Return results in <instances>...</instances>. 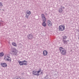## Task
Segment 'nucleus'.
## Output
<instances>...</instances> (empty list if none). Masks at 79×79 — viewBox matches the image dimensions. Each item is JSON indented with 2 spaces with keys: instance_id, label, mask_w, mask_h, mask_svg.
<instances>
[{
  "instance_id": "obj_1",
  "label": "nucleus",
  "mask_w": 79,
  "mask_h": 79,
  "mask_svg": "<svg viewBox=\"0 0 79 79\" xmlns=\"http://www.w3.org/2000/svg\"><path fill=\"white\" fill-rule=\"evenodd\" d=\"M59 50L62 55H66V51L64 48L60 47L59 48Z\"/></svg>"
},
{
  "instance_id": "obj_2",
  "label": "nucleus",
  "mask_w": 79,
  "mask_h": 79,
  "mask_svg": "<svg viewBox=\"0 0 79 79\" xmlns=\"http://www.w3.org/2000/svg\"><path fill=\"white\" fill-rule=\"evenodd\" d=\"M10 51L12 52V55L16 56L18 55V51L15 48H12L10 50Z\"/></svg>"
},
{
  "instance_id": "obj_3",
  "label": "nucleus",
  "mask_w": 79,
  "mask_h": 79,
  "mask_svg": "<svg viewBox=\"0 0 79 79\" xmlns=\"http://www.w3.org/2000/svg\"><path fill=\"white\" fill-rule=\"evenodd\" d=\"M4 59L6 61H10L11 62V59L9 56V55H6L4 57Z\"/></svg>"
},
{
  "instance_id": "obj_4",
  "label": "nucleus",
  "mask_w": 79,
  "mask_h": 79,
  "mask_svg": "<svg viewBox=\"0 0 79 79\" xmlns=\"http://www.w3.org/2000/svg\"><path fill=\"white\" fill-rule=\"evenodd\" d=\"M65 28V27L63 25H60L59 26V29L60 31H63L64 30Z\"/></svg>"
},
{
  "instance_id": "obj_5",
  "label": "nucleus",
  "mask_w": 79,
  "mask_h": 79,
  "mask_svg": "<svg viewBox=\"0 0 79 79\" xmlns=\"http://www.w3.org/2000/svg\"><path fill=\"white\" fill-rule=\"evenodd\" d=\"M27 37L28 39H30V40H31V39H32L34 38V36H33V35H32V34L28 35Z\"/></svg>"
},
{
  "instance_id": "obj_6",
  "label": "nucleus",
  "mask_w": 79,
  "mask_h": 79,
  "mask_svg": "<svg viewBox=\"0 0 79 79\" xmlns=\"http://www.w3.org/2000/svg\"><path fill=\"white\" fill-rule=\"evenodd\" d=\"M32 74L33 76H39V74L37 73V71L34 70L33 71Z\"/></svg>"
},
{
  "instance_id": "obj_7",
  "label": "nucleus",
  "mask_w": 79,
  "mask_h": 79,
  "mask_svg": "<svg viewBox=\"0 0 79 79\" xmlns=\"http://www.w3.org/2000/svg\"><path fill=\"white\" fill-rule=\"evenodd\" d=\"M24 61H26V60H24L23 61H18V63L19 64H20V65H22L23 64V63H24Z\"/></svg>"
},
{
  "instance_id": "obj_8",
  "label": "nucleus",
  "mask_w": 79,
  "mask_h": 79,
  "mask_svg": "<svg viewBox=\"0 0 79 79\" xmlns=\"http://www.w3.org/2000/svg\"><path fill=\"white\" fill-rule=\"evenodd\" d=\"M48 53V52H47V51L46 50H44L43 51V54L44 56H46L47 55Z\"/></svg>"
},
{
  "instance_id": "obj_9",
  "label": "nucleus",
  "mask_w": 79,
  "mask_h": 79,
  "mask_svg": "<svg viewBox=\"0 0 79 79\" xmlns=\"http://www.w3.org/2000/svg\"><path fill=\"white\" fill-rule=\"evenodd\" d=\"M31 11L29 10H27L26 12V15H28V16H29L30 15H31Z\"/></svg>"
},
{
  "instance_id": "obj_10",
  "label": "nucleus",
  "mask_w": 79,
  "mask_h": 79,
  "mask_svg": "<svg viewBox=\"0 0 79 79\" xmlns=\"http://www.w3.org/2000/svg\"><path fill=\"white\" fill-rule=\"evenodd\" d=\"M1 65L3 67H6L7 66V64L5 63H1Z\"/></svg>"
},
{
  "instance_id": "obj_11",
  "label": "nucleus",
  "mask_w": 79,
  "mask_h": 79,
  "mask_svg": "<svg viewBox=\"0 0 79 79\" xmlns=\"http://www.w3.org/2000/svg\"><path fill=\"white\" fill-rule=\"evenodd\" d=\"M48 24L49 26H52V23L50 20H48Z\"/></svg>"
},
{
  "instance_id": "obj_12",
  "label": "nucleus",
  "mask_w": 79,
  "mask_h": 79,
  "mask_svg": "<svg viewBox=\"0 0 79 79\" xmlns=\"http://www.w3.org/2000/svg\"><path fill=\"white\" fill-rule=\"evenodd\" d=\"M45 22H43L42 23L43 26H44V27H46L47 26V23Z\"/></svg>"
},
{
  "instance_id": "obj_13",
  "label": "nucleus",
  "mask_w": 79,
  "mask_h": 79,
  "mask_svg": "<svg viewBox=\"0 0 79 79\" xmlns=\"http://www.w3.org/2000/svg\"><path fill=\"white\" fill-rule=\"evenodd\" d=\"M62 41L64 44H68V42L65 40H63Z\"/></svg>"
},
{
  "instance_id": "obj_14",
  "label": "nucleus",
  "mask_w": 79,
  "mask_h": 79,
  "mask_svg": "<svg viewBox=\"0 0 79 79\" xmlns=\"http://www.w3.org/2000/svg\"><path fill=\"white\" fill-rule=\"evenodd\" d=\"M27 61L25 60V61H24V63H23V64H22L23 65H25L26 66L27 64Z\"/></svg>"
},
{
  "instance_id": "obj_15",
  "label": "nucleus",
  "mask_w": 79,
  "mask_h": 79,
  "mask_svg": "<svg viewBox=\"0 0 79 79\" xmlns=\"http://www.w3.org/2000/svg\"><path fill=\"white\" fill-rule=\"evenodd\" d=\"M63 37V40H65V39H67V37H66V36H64L63 37Z\"/></svg>"
},
{
  "instance_id": "obj_16",
  "label": "nucleus",
  "mask_w": 79,
  "mask_h": 79,
  "mask_svg": "<svg viewBox=\"0 0 79 79\" xmlns=\"http://www.w3.org/2000/svg\"><path fill=\"white\" fill-rule=\"evenodd\" d=\"M4 55V53L3 52L0 53V56H3Z\"/></svg>"
},
{
  "instance_id": "obj_17",
  "label": "nucleus",
  "mask_w": 79,
  "mask_h": 79,
  "mask_svg": "<svg viewBox=\"0 0 79 79\" xmlns=\"http://www.w3.org/2000/svg\"><path fill=\"white\" fill-rule=\"evenodd\" d=\"M59 13H61L62 11H63V10H62V9L60 8L59 9Z\"/></svg>"
},
{
  "instance_id": "obj_18",
  "label": "nucleus",
  "mask_w": 79,
  "mask_h": 79,
  "mask_svg": "<svg viewBox=\"0 0 79 79\" xmlns=\"http://www.w3.org/2000/svg\"><path fill=\"white\" fill-rule=\"evenodd\" d=\"M42 19L44 22H46V18L45 17L42 18Z\"/></svg>"
},
{
  "instance_id": "obj_19",
  "label": "nucleus",
  "mask_w": 79,
  "mask_h": 79,
  "mask_svg": "<svg viewBox=\"0 0 79 79\" xmlns=\"http://www.w3.org/2000/svg\"><path fill=\"white\" fill-rule=\"evenodd\" d=\"M41 69H39V70L37 71V74H39V73H40V72H41Z\"/></svg>"
},
{
  "instance_id": "obj_20",
  "label": "nucleus",
  "mask_w": 79,
  "mask_h": 79,
  "mask_svg": "<svg viewBox=\"0 0 79 79\" xmlns=\"http://www.w3.org/2000/svg\"><path fill=\"white\" fill-rule=\"evenodd\" d=\"M44 79H49V78H48V76L46 75L45 77H44Z\"/></svg>"
},
{
  "instance_id": "obj_21",
  "label": "nucleus",
  "mask_w": 79,
  "mask_h": 79,
  "mask_svg": "<svg viewBox=\"0 0 79 79\" xmlns=\"http://www.w3.org/2000/svg\"><path fill=\"white\" fill-rule=\"evenodd\" d=\"M12 44L14 46H15V47H16V43H12Z\"/></svg>"
},
{
  "instance_id": "obj_22",
  "label": "nucleus",
  "mask_w": 79,
  "mask_h": 79,
  "mask_svg": "<svg viewBox=\"0 0 79 79\" xmlns=\"http://www.w3.org/2000/svg\"><path fill=\"white\" fill-rule=\"evenodd\" d=\"M41 16H42V18H45V15H44L43 14H42L41 15Z\"/></svg>"
},
{
  "instance_id": "obj_23",
  "label": "nucleus",
  "mask_w": 79,
  "mask_h": 79,
  "mask_svg": "<svg viewBox=\"0 0 79 79\" xmlns=\"http://www.w3.org/2000/svg\"><path fill=\"white\" fill-rule=\"evenodd\" d=\"M0 6L1 7H2V6H3V3L1 2H0Z\"/></svg>"
},
{
  "instance_id": "obj_24",
  "label": "nucleus",
  "mask_w": 79,
  "mask_h": 79,
  "mask_svg": "<svg viewBox=\"0 0 79 79\" xmlns=\"http://www.w3.org/2000/svg\"><path fill=\"white\" fill-rule=\"evenodd\" d=\"M29 15H26L25 16V17L26 18H29Z\"/></svg>"
},
{
  "instance_id": "obj_25",
  "label": "nucleus",
  "mask_w": 79,
  "mask_h": 79,
  "mask_svg": "<svg viewBox=\"0 0 79 79\" xmlns=\"http://www.w3.org/2000/svg\"><path fill=\"white\" fill-rule=\"evenodd\" d=\"M41 74H42V73H43V72L42 71H41Z\"/></svg>"
},
{
  "instance_id": "obj_26",
  "label": "nucleus",
  "mask_w": 79,
  "mask_h": 79,
  "mask_svg": "<svg viewBox=\"0 0 79 79\" xmlns=\"http://www.w3.org/2000/svg\"><path fill=\"white\" fill-rule=\"evenodd\" d=\"M67 41V42H69V40H68Z\"/></svg>"
},
{
  "instance_id": "obj_27",
  "label": "nucleus",
  "mask_w": 79,
  "mask_h": 79,
  "mask_svg": "<svg viewBox=\"0 0 79 79\" xmlns=\"http://www.w3.org/2000/svg\"><path fill=\"white\" fill-rule=\"evenodd\" d=\"M19 79V78H16V79Z\"/></svg>"
},
{
  "instance_id": "obj_28",
  "label": "nucleus",
  "mask_w": 79,
  "mask_h": 79,
  "mask_svg": "<svg viewBox=\"0 0 79 79\" xmlns=\"http://www.w3.org/2000/svg\"><path fill=\"white\" fill-rule=\"evenodd\" d=\"M19 79H21V78H19Z\"/></svg>"
},
{
  "instance_id": "obj_29",
  "label": "nucleus",
  "mask_w": 79,
  "mask_h": 79,
  "mask_svg": "<svg viewBox=\"0 0 79 79\" xmlns=\"http://www.w3.org/2000/svg\"><path fill=\"white\" fill-rule=\"evenodd\" d=\"M1 10V9H0V10Z\"/></svg>"
}]
</instances>
